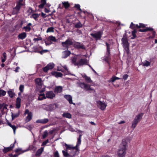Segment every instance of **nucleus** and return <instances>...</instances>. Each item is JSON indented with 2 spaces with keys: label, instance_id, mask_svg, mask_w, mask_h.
Instances as JSON below:
<instances>
[{
  "label": "nucleus",
  "instance_id": "nucleus-1",
  "mask_svg": "<svg viewBox=\"0 0 157 157\" xmlns=\"http://www.w3.org/2000/svg\"><path fill=\"white\" fill-rule=\"evenodd\" d=\"M127 147V143L126 140H123L122 144L119 147V149L117 153L119 157H124L126 153V150Z\"/></svg>",
  "mask_w": 157,
  "mask_h": 157
},
{
  "label": "nucleus",
  "instance_id": "nucleus-2",
  "mask_svg": "<svg viewBox=\"0 0 157 157\" xmlns=\"http://www.w3.org/2000/svg\"><path fill=\"white\" fill-rule=\"evenodd\" d=\"M143 115L144 113H139L136 116L133 121L132 122L131 126V128H133V129L135 128L138 122L141 121Z\"/></svg>",
  "mask_w": 157,
  "mask_h": 157
},
{
  "label": "nucleus",
  "instance_id": "nucleus-3",
  "mask_svg": "<svg viewBox=\"0 0 157 157\" xmlns=\"http://www.w3.org/2000/svg\"><path fill=\"white\" fill-rule=\"evenodd\" d=\"M73 43L72 40L68 39L65 41L62 42L61 44L62 47L64 48L63 50H68L69 47L71 45L73 46Z\"/></svg>",
  "mask_w": 157,
  "mask_h": 157
},
{
  "label": "nucleus",
  "instance_id": "nucleus-4",
  "mask_svg": "<svg viewBox=\"0 0 157 157\" xmlns=\"http://www.w3.org/2000/svg\"><path fill=\"white\" fill-rule=\"evenodd\" d=\"M23 2V0H19L17 2L16 6L13 8V14H17L18 13L21 7L23 6L22 3Z\"/></svg>",
  "mask_w": 157,
  "mask_h": 157
},
{
  "label": "nucleus",
  "instance_id": "nucleus-5",
  "mask_svg": "<svg viewBox=\"0 0 157 157\" xmlns=\"http://www.w3.org/2000/svg\"><path fill=\"white\" fill-rule=\"evenodd\" d=\"M78 86L82 89H84L86 91L93 90V88L90 87L89 84L85 83L84 82H79Z\"/></svg>",
  "mask_w": 157,
  "mask_h": 157
},
{
  "label": "nucleus",
  "instance_id": "nucleus-6",
  "mask_svg": "<svg viewBox=\"0 0 157 157\" xmlns=\"http://www.w3.org/2000/svg\"><path fill=\"white\" fill-rule=\"evenodd\" d=\"M28 114V116L26 117L25 120V122H28L32 118L33 113L31 112H29L28 109H25L24 114L26 115Z\"/></svg>",
  "mask_w": 157,
  "mask_h": 157
},
{
  "label": "nucleus",
  "instance_id": "nucleus-7",
  "mask_svg": "<svg viewBox=\"0 0 157 157\" xmlns=\"http://www.w3.org/2000/svg\"><path fill=\"white\" fill-rule=\"evenodd\" d=\"M102 34V32L99 31L96 33H91L90 35L96 40H100Z\"/></svg>",
  "mask_w": 157,
  "mask_h": 157
},
{
  "label": "nucleus",
  "instance_id": "nucleus-8",
  "mask_svg": "<svg viewBox=\"0 0 157 157\" xmlns=\"http://www.w3.org/2000/svg\"><path fill=\"white\" fill-rule=\"evenodd\" d=\"M82 136V135L81 134H80L79 135V137L77 139V142L76 145L73 148H74L75 149V152L74 153L73 155H75L77 152L78 151H79V149L78 148V146H79V145L81 144Z\"/></svg>",
  "mask_w": 157,
  "mask_h": 157
},
{
  "label": "nucleus",
  "instance_id": "nucleus-9",
  "mask_svg": "<svg viewBox=\"0 0 157 157\" xmlns=\"http://www.w3.org/2000/svg\"><path fill=\"white\" fill-rule=\"evenodd\" d=\"M55 67V64L53 63H50L47 65L43 68V71L45 72H46L49 70H51L54 68Z\"/></svg>",
  "mask_w": 157,
  "mask_h": 157
},
{
  "label": "nucleus",
  "instance_id": "nucleus-10",
  "mask_svg": "<svg viewBox=\"0 0 157 157\" xmlns=\"http://www.w3.org/2000/svg\"><path fill=\"white\" fill-rule=\"evenodd\" d=\"M73 46L77 49H85V47L83 44H81L80 43L76 42L74 40Z\"/></svg>",
  "mask_w": 157,
  "mask_h": 157
},
{
  "label": "nucleus",
  "instance_id": "nucleus-11",
  "mask_svg": "<svg viewBox=\"0 0 157 157\" xmlns=\"http://www.w3.org/2000/svg\"><path fill=\"white\" fill-rule=\"evenodd\" d=\"M97 106L101 109L102 110H105L107 105L104 102H103L100 101H97Z\"/></svg>",
  "mask_w": 157,
  "mask_h": 157
},
{
  "label": "nucleus",
  "instance_id": "nucleus-12",
  "mask_svg": "<svg viewBox=\"0 0 157 157\" xmlns=\"http://www.w3.org/2000/svg\"><path fill=\"white\" fill-rule=\"evenodd\" d=\"M16 143V140H15V141L13 144L10 145L9 147H4L3 150V151L4 153H6L7 152L11 151L13 149L14 147V144Z\"/></svg>",
  "mask_w": 157,
  "mask_h": 157
},
{
  "label": "nucleus",
  "instance_id": "nucleus-13",
  "mask_svg": "<svg viewBox=\"0 0 157 157\" xmlns=\"http://www.w3.org/2000/svg\"><path fill=\"white\" fill-rule=\"evenodd\" d=\"M87 63V60L86 58L81 59L78 61L77 66H82L84 65H86Z\"/></svg>",
  "mask_w": 157,
  "mask_h": 157
},
{
  "label": "nucleus",
  "instance_id": "nucleus-14",
  "mask_svg": "<svg viewBox=\"0 0 157 157\" xmlns=\"http://www.w3.org/2000/svg\"><path fill=\"white\" fill-rule=\"evenodd\" d=\"M55 94L52 91H49L46 94V98L50 99H53L55 97Z\"/></svg>",
  "mask_w": 157,
  "mask_h": 157
},
{
  "label": "nucleus",
  "instance_id": "nucleus-15",
  "mask_svg": "<svg viewBox=\"0 0 157 157\" xmlns=\"http://www.w3.org/2000/svg\"><path fill=\"white\" fill-rule=\"evenodd\" d=\"M51 74L52 75L54 76L57 78L62 77L63 75V74L61 73L56 71H52L51 72Z\"/></svg>",
  "mask_w": 157,
  "mask_h": 157
},
{
  "label": "nucleus",
  "instance_id": "nucleus-16",
  "mask_svg": "<svg viewBox=\"0 0 157 157\" xmlns=\"http://www.w3.org/2000/svg\"><path fill=\"white\" fill-rule=\"evenodd\" d=\"M64 97L65 99L68 101L70 104H73L75 105V103H73L72 102V97L71 95L68 94L65 95Z\"/></svg>",
  "mask_w": 157,
  "mask_h": 157
},
{
  "label": "nucleus",
  "instance_id": "nucleus-17",
  "mask_svg": "<svg viewBox=\"0 0 157 157\" xmlns=\"http://www.w3.org/2000/svg\"><path fill=\"white\" fill-rule=\"evenodd\" d=\"M71 54L70 51L67 50L63 51L62 52V58H66L69 56Z\"/></svg>",
  "mask_w": 157,
  "mask_h": 157
},
{
  "label": "nucleus",
  "instance_id": "nucleus-18",
  "mask_svg": "<svg viewBox=\"0 0 157 157\" xmlns=\"http://www.w3.org/2000/svg\"><path fill=\"white\" fill-rule=\"evenodd\" d=\"M106 55L105 56L103 60L106 62L108 63L109 64V61L111 60L110 53H106Z\"/></svg>",
  "mask_w": 157,
  "mask_h": 157
},
{
  "label": "nucleus",
  "instance_id": "nucleus-19",
  "mask_svg": "<svg viewBox=\"0 0 157 157\" xmlns=\"http://www.w3.org/2000/svg\"><path fill=\"white\" fill-rule=\"evenodd\" d=\"M49 121V120L48 118H44L43 119H39L36 121V122L38 123H41L42 124H45L47 123Z\"/></svg>",
  "mask_w": 157,
  "mask_h": 157
},
{
  "label": "nucleus",
  "instance_id": "nucleus-20",
  "mask_svg": "<svg viewBox=\"0 0 157 157\" xmlns=\"http://www.w3.org/2000/svg\"><path fill=\"white\" fill-rule=\"evenodd\" d=\"M121 41L123 47L129 45L128 40L126 37L122 38Z\"/></svg>",
  "mask_w": 157,
  "mask_h": 157
},
{
  "label": "nucleus",
  "instance_id": "nucleus-21",
  "mask_svg": "<svg viewBox=\"0 0 157 157\" xmlns=\"http://www.w3.org/2000/svg\"><path fill=\"white\" fill-rule=\"evenodd\" d=\"M26 34L25 32H23L20 33L18 36V39L21 40H23L26 37Z\"/></svg>",
  "mask_w": 157,
  "mask_h": 157
},
{
  "label": "nucleus",
  "instance_id": "nucleus-22",
  "mask_svg": "<svg viewBox=\"0 0 157 157\" xmlns=\"http://www.w3.org/2000/svg\"><path fill=\"white\" fill-rule=\"evenodd\" d=\"M21 99L18 97L16 99V108L19 109L21 107Z\"/></svg>",
  "mask_w": 157,
  "mask_h": 157
},
{
  "label": "nucleus",
  "instance_id": "nucleus-23",
  "mask_svg": "<svg viewBox=\"0 0 157 157\" xmlns=\"http://www.w3.org/2000/svg\"><path fill=\"white\" fill-rule=\"evenodd\" d=\"M32 25V23H29L26 25V26H24L23 28V29H25V30L27 32H29L31 30V28L30 27V26H31Z\"/></svg>",
  "mask_w": 157,
  "mask_h": 157
},
{
  "label": "nucleus",
  "instance_id": "nucleus-24",
  "mask_svg": "<svg viewBox=\"0 0 157 157\" xmlns=\"http://www.w3.org/2000/svg\"><path fill=\"white\" fill-rule=\"evenodd\" d=\"M153 30V29L152 28L146 27L144 29H140L138 30V31L141 32H145L148 31H151Z\"/></svg>",
  "mask_w": 157,
  "mask_h": 157
},
{
  "label": "nucleus",
  "instance_id": "nucleus-25",
  "mask_svg": "<svg viewBox=\"0 0 157 157\" xmlns=\"http://www.w3.org/2000/svg\"><path fill=\"white\" fill-rule=\"evenodd\" d=\"M62 88L61 86H56L54 89L55 93H60L62 91Z\"/></svg>",
  "mask_w": 157,
  "mask_h": 157
},
{
  "label": "nucleus",
  "instance_id": "nucleus-26",
  "mask_svg": "<svg viewBox=\"0 0 157 157\" xmlns=\"http://www.w3.org/2000/svg\"><path fill=\"white\" fill-rule=\"evenodd\" d=\"M139 25L138 24H134L133 22H131L129 28L132 29H138Z\"/></svg>",
  "mask_w": 157,
  "mask_h": 157
},
{
  "label": "nucleus",
  "instance_id": "nucleus-27",
  "mask_svg": "<svg viewBox=\"0 0 157 157\" xmlns=\"http://www.w3.org/2000/svg\"><path fill=\"white\" fill-rule=\"evenodd\" d=\"M42 80L40 78H37L35 79V82L36 85L38 86H41Z\"/></svg>",
  "mask_w": 157,
  "mask_h": 157
},
{
  "label": "nucleus",
  "instance_id": "nucleus-28",
  "mask_svg": "<svg viewBox=\"0 0 157 157\" xmlns=\"http://www.w3.org/2000/svg\"><path fill=\"white\" fill-rule=\"evenodd\" d=\"M7 124L9 126H10L13 129V131L14 133L15 134V133L16 129L17 128L16 126L14 125H12L11 123L9 122L8 121L7 122Z\"/></svg>",
  "mask_w": 157,
  "mask_h": 157
},
{
  "label": "nucleus",
  "instance_id": "nucleus-29",
  "mask_svg": "<svg viewBox=\"0 0 157 157\" xmlns=\"http://www.w3.org/2000/svg\"><path fill=\"white\" fill-rule=\"evenodd\" d=\"M63 6L65 9H67L70 6V4L68 2H62Z\"/></svg>",
  "mask_w": 157,
  "mask_h": 157
},
{
  "label": "nucleus",
  "instance_id": "nucleus-30",
  "mask_svg": "<svg viewBox=\"0 0 157 157\" xmlns=\"http://www.w3.org/2000/svg\"><path fill=\"white\" fill-rule=\"evenodd\" d=\"M83 78H85L86 81L88 83H91L92 82V81L90 77H88L85 75H84L82 76Z\"/></svg>",
  "mask_w": 157,
  "mask_h": 157
},
{
  "label": "nucleus",
  "instance_id": "nucleus-31",
  "mask_svg": "<svg viewBox=\"0 0 157 157\" xmlns=\"http://www.w3.org/2000/svg\"><path fill=\"white\" fill-rule=\"evenodd\" d=\"M44 150L43 147H41L40 149H39L36 152V156H39L41 155L42 153Z\"/></svg>",
  "mask_w": 157,
  "mask_h": 157
},
{
  "label": "nucleus",
  "instance_id": "nucleus-32",
  "mask_svg": "<svg viewBox=\"0 0 157 157\" xmlns=\"http://www.w3.org/2000/svg\"><path fill=\"white\" fill-rule=\"evenodd\" d=\"M62 116L63 117H66L69 119H70L71 118V114L68 113H63L62 115Z\"/></svg>",
  "mask_w": 157,
  "mask_h": 157
},
{
  "label": "nucleus",
  "instance_id": "nucleus-33",
  "mask_svg": "<svg viewBox=\"0 0 157 157\" xmlns=\"http://www.w3.org/2000/svg\"><path fill=\"white\" fill-rule=\"evenodd\" d=\"M82 24L79 21L75 24V28L79 29L82 27Z\"/></svg>",
  "mask_w": 157,
  "mask_h": 157
},
{
  "label": "nucleus",
  "instance_id": "nucleus-34",
  "mask_svg": "<svg viewBox=\"0 0 157 157\" xmlns=\"http://www.w3.org/2000/svg\"><path fill=\"white\" fill-rule=\"evenodd\" d=\"M48 40H49L50 41H51V42L52 41L53 42H55L57 41L56 37L52 36H49L48 38Z\"/></svg>",
  "mask_w": 157,
  "mask_h": 157
},
{
  "label": "nucleus",
  "instance_id": "nucleus-35",
  "mask_svg": "<svg viewBox=\"0 0 157 157\" xmlns=\"http://www.w3.org/2000/svg\"><path fill=\"white\" fill-rule=\"evenodd\" d=\"M9 96L11 98H12L15 95V93L12 90H10L7 92Z\"/></svg>",
  "mask_w": 157,
  "mask_h": 157
},
{
  "label": "nucleus",
  "instance_id": "nucleus-36",
  "mask_svg": "<svg viewBox=\"0 0 157 157\" xmlns=\"http://www.w3.org/2000/svg\"><path fill=\"white\" fill-rule=\"evenodd\" d=\"M74 7L77 9V10L80 11L79 13L81 14L82 12V10L80 8V6L79 4H75Z\"/></svg>",
  "mask_w": 157,
  "mask_h": 157
},
{
  "label": "nucleus",
  "instance_id": "nucleus-37",
  "mask_svg": "<svg viewBox=\"0 0 157 157\" xmlns=\"http://www.w3.org/2000/svg\"><path fill=\"white\" fill-rule=\"evenodd\" d=\"M137 32V31L136 29H134L132 32V37L131 38V39H133L136 37V33Z\"/></svg>",
  "mask_w": 157,
  "mask_h": 157
},
{
  "label": "nucleus",
  "instance_id": "nucleus-38",
  "mask_svg": "<svg viewBox=\"0 0 157 157\" xmlns=\"http://www.w3.org/2000/svg\"><path fill=\"white\" fill-rule=\"evenodd\" d=\"M65 146L66 148V151H67V149L71 150L72 149H73V150H75V149L73 148L74 147H72L70 145H68L66 144H65Z\"/></svg>",
  "mask_w": 157,
  "mask_h": 157
},
{
  "label": "nucleus",
  "instance_id": "nucleus-39",
  "mask_svg": "<svg viewBox=\"0 0 157 157\" xmlns=\"http://www.w3.org/2000/svg\"><path fill=\"white\" fill-rule=\"evenodd\" d=\"M105 44L106 46V52L107 53H110V45L107 42H105Z\"/></svg>",
  "mask_w": 157,
  "mask_h": 157
},
{
  "label": "nucleus",
  "instance_id": "nucleus-40",
  "mask_svg": "<svg viewBox=\"0 0 157 157\" xmlns=\"http://www.w3.org/2000/svg\"><path fill=\"white\" fill-rule=\"evenodd\" d=\"M151 62V61L150 62L147 60H146L143 63V66L148 67L150 65Z\"/></svg>",
  "mask_w": 157,
  "mask_h": 157
},
{
  "label": "nucleus",
  "instance_id": "nucleus-41",
  "mask_svg": "<svg viewBox=\"0 0 157 157\" xmlns=\"http://www.w3.org/2000/svg\"><path fill=\"white\" fill-rule=\"evenodd\" d=\"M2 56L3 58H2V63H4L6 59V53L5 52H3Z\"/></svg>",
  "mask_w": 157,
  "mask_h": 157
},
{
  "label": "nucleus",
  "instance_id": "nucleus-42",
  "mask_svg": "<svg viewBox=\"0 0 157 157\" xmlns=\"http://www.w3.org/2000/svg\"><path fill=\"white\" fill-rule=\"evenodd\" d=\"M39 15L40 14L38 13H33L31 15V17L33 18L36 20V18L39 17Z\"/></svg>",
  "mask_w": 157,
  "mask_h": 157
},
{
  "label": "nucleus",
  "instance_id": "nucleus-43",
  "mask_svg": "<svg viewBox=\"0 0 157 157\" xmlns=\"http://www.w3.org/2000/svg\"><path fill=\"white\" fill-rule=\"evenodd\" d=\"M62 153H63V155L64 157H70V155L67 152V151H66V150L65 151L64 150L62 151Z\"/></svg>",
  "mask_w": 157,
  "mask_h": 157
},
{
  "label": "nucleus",
  "instance_id": "nucleus-44",
  "mask_svg": "<svg viewBox=\"0 0 157 157\" xmlns=\"http://www.w3.org/2000/svg\"><path fill=\"white\" fill-rule=\"evenodd\" d=\"M19 116V113H16L13 114L12 113L11 117H12V119L13 120L15 118L18 117Z\"/></svg>",
  "mask_w": 157,
  "mask_h": 157
},
{
  "label": "nucleus",
  "instance_id": "nucleus-45",
  "mask_svg": "<svg viewBox=\"0 0 157 157\" xmlns=\"http://www.w3.org/2000/svg\"><path fill=\"white\" fill-rule=\"evenodd\" d=\"M129 45L125 46L123 47L124 48L125 50L126 53L128 55L129 52Z\"/></svg>",
  "mask_w": 157,
  "mask_h": 157
},
{
  "label": "nucleus",
  "instance_id": "nucleus-46",
  "mask_svg": "<svg viewBox=\"0 0 157 157\" xmlns=\"http://www.w3.org/2000/svg\"><path fill=\"white\" fill-rule=\"evenodd\" d=\"M6 92L3 90H0V97L4 96L6 94Z\"/></svg>",
  "mask_w": 157,
  "mask_h": 157
},
{
  "label": "nucleus",
  "instance_id": "nucleus-47",
  "mask_svg": "<svg viewBox=\"0 0 157 157\" xmlns=\"http://www.w3.org/2000/svg\"><path fill=\"white\" fill-rule=\"evenodd\" d=\"M116 80V76L115 75H113L112 78L109 79V82H114Z\"/></svg>",
  "mask_w": 157,
  "mask_h": 157
},
{
  "label": "nucleus",
  "instance_id": "nucleus-48",
  "mask_svg": "<svg viewBox=\"0 0 157 157\" xmlns=\"http://www.w3.org/2000/svg\"><path fill=\"white\" fill-rule=\"evenodd\" d=\"M54 28L53 27H50L48 28L47 29L46 32L47 33H49V32H54Z\"/></svg>",
  "mask_w": 157,
  "mask_h": 157
},
{
  "label": "nucleus",
  "instance_id": "nucleus-49",
  "mask_svg": "<svg viewBox=\"0 0 157 157\" xmlns=\"http://www.w3.org/2000/svg\"><path fill=\"white\" fill-rule=\"evenodd\" d=\"M48 52V50L47 49L42 50H40V51H38V53H40V54L42 55L44 53L47 52Z\"/></svg>",
  "mask_w": 157,
  "mask_h": 157
},
{
  "label": "nucleus",
  "instance_id": "nucleus-50",
  "mask_svg": "<svg viewBox=\"0 0 157 157\" xmlns=\"http://www.w3.org/2000/svg\"><path fill=\"white\" fill-rule=\"evenodd\" d=\"M48 135V131L47 130L45 131L43 133L42 135V137L43 138H45Z\"/></svg>",
  "mask_w": 157,
  "mask_h": 157
},
{
  "label": "nucleus",
  "instance_id": "nucleus-51",
  "mask_svg": "<svg viewBox=\"0 0 157 157\" xmlns=\"http://www.w3.org/2000/svg\"><path fill=\"white\" fill-rule=\"evenodd\" d=\"M24 88V86L23 85H21L19 87V90L21 92H23Z\"/></svg>",
  "mask_w": 157,
  "mask_h": 157
},
{
  "label": "nucleus",
  "instance_id": "nucleus-52",
  "mask_svg": "<svg viewBox=\"0 0 157 157\" xmlns=\"http://www.w3.org/2000/svg\"><path fill=\"white\" fill-rule=\"evenodd\" d=\"M42 48L40 47H37V46H35V52H38V51H40V50Z\"/></svg>",
  "mask_w": 157,
  "mask_h": 157
},
{
  "label": "nucleus",
  "instance_id": "nucleus-53",
  "mask_svg": "<svg viewBox=\"0 0 157 157\" xmlns=\"http://www.w3.org/2000/svg\"><path fill=\"white\" fill-rule=\"evenodd\" d=\"M45 44L46 45H49L51 44H52V42L51 41H50L48 39H47V40L45 41Z\"/></svg>",
  "mask_w": 157,
  "mask_h": 157
},
{
  "label": "nucleus",
  "instance_id": "nucleus-54",
  "mask_svg": "<svg viewBox=\"0 0 157 157\" xmlns=\"http://www.w3.org/2000/svg\"><path fill=\"white\" fill-rule=\"evenodd\" d=\"M139 24L140 25H139L138 29H140V28H144L146 27L144 24L140 23Z\"/></svg>",
  "mask_w": 157,
  "mask_h": 157
},
{
  "label": "nucleus",
  "instance_id": "nucleus-55",
  "mask_svg": "<svg viewBox=\"0 0 157 157\" xmlns=\"http://www.w3.org/2000/svg\"><path fill=\"white\" fill-rule=\"evenodd\" d=\"M54 157H59V153L57 151H56L54 153Z\"/></svg>",
  "mask_w": 157,
  "mask_h": 157
},
{
  "label": "nucleus",
  "instance_id": "nucleus-56",
  "mask_svg": "<svg viewBox=\"0 0 157 157\" xmlns=\"http://www.w3.org/2000/svg\"><path fill=\"white\" fill-rule=\"evenodd\" d=\"M34 148V147L33 146V145L30 146L29 147L28 149L24 151V152H25V151H28L29 150H33V149Z\"/></svg>",
  "mask_w": 157,
  "mask_h": 157
},
{
  "label": "nucleus",
  "instance_id": "nucleus-57",
  "mask_svg": "<svg viewBox=\"0 0 157 157\" xmlns=\"http://www.w3.org/2000/svg\"><path fill=\"white\" fill-rule=\"evenodd\" d=\"M42 40V38L40 37H37V38H34L33 39V40L35 42H36L38 40Z\"/></svg>",
  "mask_w": 157,
  "mask_h": 157
},
{
  "label": "nucleus",
  "instance_id": "nucleus-58",
  "mask_svg": "<svg viewBox=\"0 0 157 157\" xmlns=\"http://www.w3.org/2000/svg\"><path fill=\"white\" fill-rule=\"evenodd\" d=\"M55 104H51L49 105V107L51 110H54V107L55 105Z\"/></svg>",
  "mask_w": 157,
  "mask_h": 157
},
{
  "label": "nucleus",
  "instance_id": "nucleus-59",
  "mask_svg": "<svg viewBox=\"0 0 157 157\" xmlns=\"http://www.w3.org/2000/svg\"><path fill=\"white\" fill-rule=\"evenodd\" d=\"M128 77V75L127 74H125L123 76V79L126 80Z\"/></svg>",
  "mask_w": 157,
  "mask_h": 157
},
{
  "label": "nucleus",
  "instance_id": "nucleus-60",
  "mask_svg": "<svg viewBox=\"0 0 157 157\" xmlns=\"http://www.w3.org/2000/svg\"><path fill=\"white\" fill-rule=\"evenodd\" d=\"M27 12L30 13H33V11L31 7H29L28 10H27Z\"/></svg>",
  "mask_w": 157,
  "mask_h": 157
},
{
  "label": "nucleus",
  "instance_id": "nucleus-61",
  "mask_svg": "<svg viewBox=\"0 0 157 157\" xmlns=\"http://www.w3.org/2000/svg\"><path fill=\"white\" fill-rule=\"evenodd\" d=\"M48 142V140L47 139L43 142V143L42 144V146L45 145Z\"/></svg>",
  "mask_w": 157,
  "mask_h": 157
},
{
  "label": "nucleus",
  "instance_id": "nucleus-62",
  "mask_svg": "<svg viewBox=\"0 0 157 157\" xmlns=\"http://www.w3.org/2000/svg\"><path fill=\"white\" fill-rule=\"evenodd\" d=\"M73 63H74V64L77 65V63L78 61L77 62L76 59L75 58H73L72 60Z\"/></svg>",
  "mask_w": 157,
  "mask_h": 157
},
{
  "label": "nucleus",
  "instance_id": "nucleus-63",
  "mask_svg": "<svg viewBox=\"0 0 157 157\" xmlns=\"http://www.w3.org/2000/svg\"><path fill=\"white\" fill-rule=\"evenodd\" d=\"M75 150H73V149H72V151L70 153V157H72L74 156L75 155H73V154H74V153L75 152Z\"/></svg>",
  "mask_w": 157,
  "mask_h": 157
},
{
  "label": "nucleus",
  "instance_id": "nucleus-64",
  "mask_svg": "<svg viewBox=\"0 0 157 157\" xmlns=\"http://www.w3.org/2000/svg\"><path fill=\"white\" fill-rule=\"evenodd\" d=\"M44 5H44V4H42L41 3V4H40V5H39L38 7L40 9H42L44 8Z\"/></svg>",
  "mask_w": 157,
  "mask_h": 157
}]
</instances>
